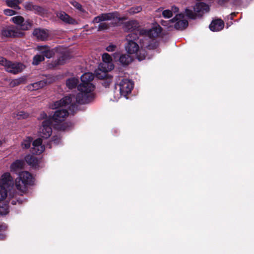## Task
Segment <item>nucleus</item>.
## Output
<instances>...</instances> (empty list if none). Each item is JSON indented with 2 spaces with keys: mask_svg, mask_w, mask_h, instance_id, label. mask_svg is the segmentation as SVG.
I'll use <instances>...</instances> for the list:
<instances>
[{
  "mask_svg": "<svg viewBox=\"0 0 254 254\" xmlns=\"http://www.w3.org/2000/svg\"><path fill=\"white\" fill-rule=\"evenodd\" d=\"M94 79V75L90 72L85 73L80 77L81 83L77 86L79 91L76 96L69 94L59 101L55 102L53 107L58 108L69 105L68 109L70 113L74 115L77 110L78 104L88 103L93 98L92 93L95 87L91 82Z\"/></svg>",
  "mask_w": 254,
  "mask_h": 254,
  "instance_id": "obj_1",
  "label": "nucleus"
},
{
  "mask_svg": "<svg viewBox=\"0 0 254 254\" xmlns=\"http://www.w3.org/2000/svg\"><path fill=\"white\" fill-rule=\"evenodd\" d=\"M118 15L119 13L117 11L109 13H103L95 17L92 20V23H100L98 26L97 31H102L107 30L110 27V25L109 23L104 22V21L111 20L115 18L118 19L119 21H123L126 19L125 17H118Z\"/></svg>",
  "mask_w": 254,
  "mask_h": 254,
  "instance_id": "obj_2",
  "label": "nucleus"
},
{
  "mask_svg": "<svg viewBox=\"0 0 254 254\" xmlns=\"http://www.w3.org/2000/svg\"><path fill=\"white\" fill-rule=\"evenodd\" d=\"M33 178L27 171H23L19 173V176L15 179V186L18 190L22 192L26 191L27 186L33 184Z\"/></svg>",
  "mask_w": 254,
  "mask_h": 254,
  "instance_id": "obj_3",
  "label": "nucleus"
},
{
  "mask_svg": "<svg viewBox=\"0 0 254 254\" xmlns=\"http://www.w3.org/2000/svg\"><path fill=\"white\" fill-rule=\"evenodd\" d=\"M209 7L208 4L204 2H197L193 6V12L192 10L188 8L185 9L186 16L190 19H195L197 17H201L205 12L209 11Z\"/></svg>",
  "mask_w": 254,
  "mask_h": 254,
  "instance_id": "obj_4",
  "label": "nucleus"
},
{
  "mask_svg": "<svg viewBox=\"0 0 254 254\" xmlns=\"http://www.w3.org/2000/svg\"><path fill=\"white\" fill-rule=\"evenodd\" d=\"M141 37L137 36L135 33L128 34L126 36L127 43L125 45L126 50L128 54H133L138 51L139 46L137 43L138 40L140 41Z\"/></svg>",
  "mask_w": 254,
  "mask_h": 254,
  "instance_id": "obj_5",
  "label": "nucleus"
},
{
  "mask_svg": "<svg viewBox=\"0 0 254 254\" xmlns=\"http://www.w3.org/2000/svg\"><path fill=\"white\" fill-rule=\"evenodd\" d=\"M0 34L2 38H16L22 37L24 35V33L20 31L17 27L10 25L2 27Z\"/></svg>",
  "mask_w": 254,
  "mask_h": 254,
  "instance_id": "obj_6",
  "label": "nucleus"
},
{
  "mask_svg": "<svg viewBox=\"0 0 254 254\" xmlns=\"http://www.w3.org/2000/svg\"><path fill=\"white\" fill-rule=\"evenodd\" d=\"M123 28L128 34L135 33L137 36H142L140 25L136 20H131L125 22L123 24Z\"/></svg>",
  "mask_w": 254,
  "mask_h": 254,
  "instance_id": "obj_7",
  "label": "nucleus"
},
{
  "mask_svg": "<svg viewBox=\"0 0 254 254\" xmlns=\"http://www.w3.org/2000/svg\"><path fill=\"white\" fill-rule=\"evenodd\" d=\"M52 121L51 119H47L42 122V126L40 127L39 135L44 138H48L52 133Z\"/></svg>",
  "mask_w": 254,
  "mask_h": 254,
  "instance_id": "obj_8",
  "label": "nucleus"
},
{
  "mask_svg": "<svg viewBox=\"0 0 254 254\" xmlns=\"http://www.w3.org/2000/svg\"><path fill=\"white\" fill-rule=\"evenodd\" d=\"M11 21L20 27L21 30H28L31 28L33 25L32 20L28 19L24 21V18L21 16H16L11 19Z\"/></svg>",
  "mask_w": 254,
  "mask_h": 254,
  "instance_id": "obj_9",
  "label": "nucleus"
},
{
  "mask_svg": "<svg viewBox=\"0 0 254 254\" xmlns=\"http://www.w3.org/2000/svg\"><path fill=\"white\" fill-rule=\"evenodd\" d=\"M184 17V15L183 13H179L172 19L171 23L175 22L174 24V28L177 30H183L186 29L189 25L188 20L186 19H182Z\"/></svg>",
  "mask_w": 254,
  "mask_h": 254,
  "instance_id": "obj_10",
  "label": "nucleus"
},
{
  "mask_svg": "<svg viewBox=\"0 0 254 254\" xmlns=\"http://www.w3.org/2000/svg\"><path fill=\"white\" fill-rule=\"evenodd\" d=\"M118 86L119 87L121 95L124 96H127L131 92L133 87V84L129 79H123L120 81Z\"/></svg>",
  "mask_w": 254,
  "mask_h": 254,
  "instance_id": "obj_11",
  "label": "nucleus"
},
{
  "mask_svg": "<svg viewBox=\"0 0 254 254\" xmlns=\"http://www.w3.org/2000/svg\"><path fill=\"white\" fill-rule=\"evenodd\" d=\"M162 31V27L158 24H156L149 30L142 29L141 30L142 36H148L150 38L157 37Z\"/></svg>",
  "mask_w": 254,
  "mask_h": 254,
  "instance_id": "obj_12",
  "label": "nucleus"
},
{
  "mask_svg": "<svg viewBox=\"0 0 254 254\" xmlns=\"http://www.w3.org/2000/svg\"><path fill=\"white\" fill-rule=\"evenodd\" d=\"M140 39V45L142 48L148 50H154L158 46V43L155 40L150 38L148 36H141Z\"/></svg>",
  "mask_w": 254,
  "mask_h": 254,
  "instance_id": "obj_13",
  "label": "nucleus"
},
{
  "mask_svg": "<svg viewBox=\"0 0 254 254\" xmlns=\"http://www.w3.org/2000/svg\"><path fill=\"white\" fill-rule=\"evenodd\" d=\"M23 5L26 10L32 11L36 14L42 15L46 13V10L43 7L35 5L32 2H25Z\"/></svg>",
  "mask_w": 254,
  "mask_h": 254,
  "instance_id": "obj_14",
  "label": "nucleus"
},
{
  "mask_svg": "<svg viewBox=\"0 0 254 254\" xmlns=\"http://www.w3.org/2000/svg\"><path fill=\"white\" fill-rule=\"evenodd\" d=\"M99 69L103 72V75H100L99 74H98V77L99 78L103 79L102 82V85L105 87H109L111 82H112V76H109L107 74V72L108 71V69H107L105 67H103V65L99 66Z\"/></svg>",
  "mask_w": 254,
  "mask_h": 254,
  "instance_id": "obj_15",
  "label": "nucleus"
},
{
  "mask_svg": "<svg viewBox=\"0 0 254 254\" xmlns=\"http://www.w3.org/2000/svg\"><path fill=\"white\" fill-rule=\"evenodd\" d=\"M68 115L69 112L66 109H59L55 111L51 120L56 123L62 122Z\"/></svg>",
  "mask_w": 254,
  "mask_h": 254,
  "instance_id": "obj_16",
  "label": "nucleus"
},
{
  "mask_svg": "<svg viewBox=\"0 0 254 254\" xmlns=\"http://www.w3.org/2000/svg\"><path fill=\"white\" fill-rule=\"evenodd\" d=\"M57 16L59 18L66 24L73 25L78 24V22L76 19L70 16L64 11H61L58 12L57 13Z\"/></svg>",
  "mask_w": 254,
  "mask_h": 254,
  "instance_id": "obj_17",
  "label": "nucleus"
},
{
  "mask_svg": "<svg viewBox=\"0 0 254 254\" xmlns=\"http://www.w3.org/2000/svg\"><path fill=\"white\" fill-rule=\"evenodd\" d=\"M23 64L20 63H13L10 61L5 69L6 71L13 74H17L23 70Z\"/></svg>",
  "mask_w": 254,
  "mask_h": 254,
  "instance_id": "obj_18",
  "label": "nucleus"
},
{
  "mask_svg": "<svg viewBox=\"0 0 254 254\" xmlns=\"http://www.w3.org/2000/svg\"><path fill=\"white\" fill-rule=\"evenodd\" d=\"M13 184L12 178L9 173H4L0 179V186L11 189Z\"/></svg>",
  "mask_w": 254,
  "mask_h": 254,
  "instance_id": "obj_19",
  "label": "nucleus"
},
{
  "mask_svg": "<svg viewBox=\"0 0 254 254\" xmlns=\"http://www.w3.org/2000/svg\"><path fill=\"white\" fill-rule=\"evenodd\" d=\"M33 34L38 40L42 41L47 40L49 37L48 30L40 28L35 29L33 31Z\"/></svg>",
  "mask_w": 254,
  "mask_h": 254,
  "instance_id": "obj_20",
  "label": "nucleus"
},
{
  "mask_svg": "<svg viewBox=\"0 0 254 254\" xmlns=\"http://www.w3.org/2000/svg\"><path fill=\"white\" fill-rule=\"evenodd\" d=\"M224 26V21L220 19L213 20L209 25V29L212 31H219L223 29Z\"/></svg>",
  "mask_w": 254,
  "mask_h": 254,
  "instance_id": "obj_21",
  "label": "nucleus"
},
{
  "mask_svg": "<svg viewBox=\"0 0 254 254\" xmlns=\"http://www.w3.org/2000/svg\"><path fill=\"white\" fill-rule=\"evenodd\" d=\"M70 59V56L69 53H64L62 54L58 59L52 62L53 66H57L64 64L67 60Z\"/></svg>",
  "mask_w": 254,
  "mask_h": 254,
  "instance_id": "obj_22",
  "label": "nucleus"
},
{
  "mask_svg": "<svg viewBox=\"0 0 254 254\" xmlns=\"http://www.w3.org/2000/svg\"><path fill=\"white\" fill-rule=\"evenodd\" d=\"M25 165L24 160L17 159L11 163L10 166V171L12 172H16L22 170Z\"/></svg>",
  "mask_w": 254,
  "mask_h": 254,
  "instance_id": "obj_23",
  "label": "nucleus"
},
{
  "mask_svg": "<svg viewBox=\"0 0 254 254\" xmlns=\"http://www.w3.org/2000/svg\"><path fill=\"white\" fill-rule=\"evenodd\" d=\"M38 50L41 51V54L44 58L48 59L52 58L55 55V52L53 49H50L47 46H42L38 48Z\"/></svg>",
  "mask_w": 254,
  "mask_h": 254,
  "instance_id": "obj_24",
  "label": "nucleus"
},
{
  "mask_svg": "<svg viewBox=\"0 0 254 254\" xmlns=\"http://www.w3.org/2000/svg\"><path fill=\"white\" fill-rule=\"evenodd\" d=\"M24 162L25 161L29 165L33 168H37L39 166V160L37 157L31 155H27L24 158Z\"/></svg>",
  "mask_w": 254,
  "mask_h": 254,
  "instance_id": "obj_25",
  "label": "nucleus"
},
{
  "mask_svg": "<svg viewBox=\"0 0 254 254\" xmlns=\"http://www.w3.org/2000/svg\"><path fill=\"white\" fill-rule=\"evenodd\" d=\"M102 60L105 63V64H101L99 65L103 66V67H106V65L108 64L111 67L109 68L110 70H111L113 68V64L112 63V58L111 56L108 53H104L102 55Z\"/></svg>",
  "mask_w": 254,
  "mask_h": 254,
  "instance_id": "obj_26",
  "label": "nucleus"
},
{
  "mask_svg": "<svg viewBox=\"0 0 254 254\" xmlns=\"http://www.w3.org/2000/svg\"><path fill=\"white\" fill-rule=\"evenodd\" d=\"M133 61V58L128 54H122L119 58L120 63L124 66L128 65Z\"/></svg>",
  "mask_w": 254,
  "mask_h": 254,
  "instance_id": "obj_27",
  "label": "nucleus"
},
{
  "mask_svg": "<svg viewBox=\"0 0 254 254\" xmlns=\"http://www.w3.org/2000/svg\"><path fill=\"white\" fill-rule=\"evenodd\" d=\"M32 146L37 147H40L39 150L37 149V151L36 152L37 154H41L45 150V147L42 145V139L41 138H38L34 140L32 142Z\"/></svg>",
  "mask_w": 254,
  "mask_h": 254,
  "instance_id": "obj_28",
  "label": "nucleus"
},
{
  "mask_svg": "<svg viewBox=\"0 0 254 254\" xmlns=\"http://www.w3.org/2000/svg\"><path fill=\"white\" fill-rule=\"evenodd\" d=\"M79 83V80L75 77H72L66 80V85L70 89L75 88Z\"/></svg>",
  "mask_w": 254,
  "mask_h": 254,
  "instance_id": "obj_29",
  "label": "nucleus"
},
{
  "mask_svg": "<svg viewBox=\"0 0 254 254\" xmlns=\"http://www.w3.org/2000/svg\"><path fill=\"white\" fill-rule=\"evenodd\" d=\"M135 54H136V59L139 61H141L144 60L147 55V52L144 48H142V47H141V49L139 48L138 51H137Z\"/></svg>",
  "mask_w": 254,
  "mask_h": 254,
  "instance_id": "obj_30",
  "label": "nucleus"
},
{
  "mask_svg": "<svg viewBox=\"0 0 254 254\" xmlns=\"http://www.w3.org/2000/svg\"><path fill=\"white\" fill-rule=\"evenodd\" d=\"M47 84V80H42L31 84L33 90H38L44 87Z\"/></svg>",
  "mask_w": 254,
  "mask_h": 254,
  "instance_id": "obj_31",
  "label": "nucleus"
},
{
  "mask_svg": "<svg viewBox=\"0 0 254 254\" xmlns=\"http://www.w3.org/2000/svg\"><path fill=\"white\" fill-rule=\"evenodd\" d=\"M44 60V56H43L42 55L37 54L33 57L32 64L34 65H38Z\"/></svg>",
  "mask_w": 254,
  "mask_h": 254,
  "instance_id": "obj_32",
  "label": "nucleus"
},
{
  "mask_svg": "<svg viewBox=\"0 0 254 254\" xmlns=\"http://www.w3.org/2000/svg\"><path fill=\"white\" fill-rule=\"evenodd\" d=\"M6 3L9 7L13 8L15 9H19L18 4L20 3V0H6Z\"/></svg>",
  "mask_w": 254,
  "mask_h": 254,
  "instance_id": "obj_33",
  "label": "nucleus"
},
{
  "mask_svg": "<svg viewBox=\"0 0 254 254\" xmlns=\"http://www.w3.org/2000/svg\"><path fill=\"white\" fill-rule=\"evenodd\" d=\"M10 189L0 186V200H4L7 195V191Z\"/></svg>",
  "mask_w": 254,
  "mask_h": 254,
  "instance_id": "obj_34",
  "label": "nucleus"
},
{
  "mask_svg": "<svg viewBox=\"0 0 254 254\" xmlns=\"http://www.w3.org/2000/svg\"><path fill=\"white\" fill-rule=\"evenodd\" d=\"M33 140L31 137H27L21 143V147L23 149H28L30 147L31 143Z\"/></svg>",
  "mask_w": 254,
  "mask_h": 254,
  "instance_id": "obj_35",
  "label": "nucleus"
},
{
  "mask_svg": "<svg viewBox=\"0 0 254 254\" xmlns=\"http://www.w3.org/2000/svg\"><path fill=\"white\" fill-rule=\"evenodd\" d=\"M8 213V206L7 204L0 202V214L6 215Z\"/></svg>",
  "mask_w": 254,
  "mask_h": 254,
  "instance_id": "obj_36",
  "label": "nucleus"
},
{
  "mask_svg": "<svg viewBox=\"0 0 254 254\" xmlns=\"http://www.w3.org/2000/svg\"><path fill=\"white\" fill-rule=\"evenodd\" d=\"M29 116V114L28 113L24 111H19L16 114V116L15 117L18 120H22L28 118Z\"/></svg>",
  "mask_w": 254,
  "mask_h": 254,
  "instance_id": "obj_37",
  "label": "nucleus"
},
{
  "mask_svg": "<svg viewBox=\"0 0 254 254\" xmlns=\"http://www.w3.org/2000/svg\"><path fill=\"white\" fill-rule=\"evenodd\" d=\"M70 4L77 9L81 12H84L85 10L83 8L82 5L76 0H72L70 2Z\"/></svg>",
  "mask_w": 254,
  "mask_h": 254,
  "instance_id": "obj_38",
  "label": "nucleus"
},
{
  "mask_svg": "<svg viewBox=\"0 0 254 254\" xmlns=\"http://www.w3.org/2000/svg\"><path fill=\"white\" fill-rule=\"evenodd\" d=\"M142 10V7L140 6H135L130 8L128 12L130 14H134Z\"/></svg>",
  "mask_w": 254,
  "mask_h": 254,
  "instance_id": "obj_39",
  "label": "nucleus"
},
{
  "mask_svg": "<svg viewBox=\"0 0 254 254\" xmlns=\"http://www.w3.org/2000/svg\"><path fill=\"white\" fill-rule=\"evenodd\" d=\"M23 201V200L22 198L17 197L16 195L13 197L12 199L10 201V203L12 205H16L17 203L18 204H21Z\"/></svg>",
  "mask_w": 254,
  "mask_h": 254,
  "instance_id": "obj_40",
  "label": "nucleus"
},
{
  "mask_svg": "<svg viewBox=\"0 0 254 254\" xmlns=\"http://www.w3.org/2000/svg\"><path fill=\"white\" fill-rule=\"evenodd\" d=\"M162 15L164 18H169L173 16V12L171 10L166 9L163 11Z\"/></svg>",
  "mask_w": 254,
  "mask_h": 254,
  "instance_id": "obj_41",
  "label": "nucleus"
},
{
  "mask_svg": "<svg viewBox=\"0 0 254 254\" xmlns=\"http://www.w3.org/2000/svg\"><path fill=\"white\" fill-rule=\"evenodd\" d=\"M9 62L10 61H7L6 59L3 57L0 58V64L4 66L5 68H6L7 65H8Z\"/></svg>",
  "mask_w": 254,
  "mask_h": 254,
  "instance_id": "obj_42",
  "label": "nucleus"
},
{
  "mask_svg": "<svg viewBox=\"0 0 254 254\" xmlns=\"http://www.w3.org/2000/svg\"><path fill=\"white\" fill-rule=\"evenodd\" d=\"M4 13L6 15L12 16V15H15L16 13V12L14 10L10 9H6L4 10Z\"/></svg>",
  "mask_w": 254,
  "mask_h": 254,
  "instance_id": "obj_43",
  "label": "nucleus"
},
{
  "mask_svg": "<svg viewBox=\"0 0 254 254\" xmlns=\"http://www.w3.org/2000/svg\"><path fill=\"white\" fill-rule=\"evenodd\" d=\"M117 47L116 45L113 44H110L106 48V50L108 52H113L115 51Z\"/></svg>",
  "mask_w": 254,
  "mask_h": 254,
  "instance_id": "obj_44",
  "label": "nucleus"
},
{
  "mask_svg": "<svg viewBox=\"0 0 254 254\" xmlns=\"http://www.w3.org/2000/svg\"><path fill=\"white\" fill-rule=\"evenodd\" d=\"M7 226L6 224L1 223L0 224V232H4L6 231Z\"/></svg>",
  "mask_w": 254,
  "mask_h": 254,
  "instance_id": "obj_45",
  "label": "nucleus"
},
{
  "mask_svg": "<svg viewBox=\"0 0 254 254\" xmlns=\"http://www.w3.org/2000/svg\"><path fill=\"white\" fill-rule=\"evenodd\" d=\"M21 83V81L19 79H14L12 80L11 82V84L12 86H15L19 85Z\"/></svg>",
  "mask_w": 254,
  "mask_h": 254,
  "instance_id": "obj_46",
  "label": "nucleus"
},
{
  "mask_svg": "<svg viewBox=\"0 0 254 254\" xmlns=\"http://www.w3.org/2000/svg\"><path fill=\"white\" fill-rule=\"evenodd\" d=\"M37 149L39 150L40 149V147H36L33 146V147L30 149V151L33 154H37V153L36 152V151H37Z\"/></svg>",
  "mask_w": 254,
  "mask_h": 254,
  "instance_id": "obj_47",
  "label": "nucleus"
},
{
  "mask_svg": "<svg viewBox=\"0 0 254 254\" xmlns=\"http://www.w3.org/2000/svg\"><path fill=\"white\" fill-rule=\"evenodd\" d=\"M67 127V123H64L61 125L60 129L63 130H65Z\"/></svg>",
  "mask_w": 254,
  "mask_h": 254,
  "instance_id": "obj_48",
  "label": "nucleus"
},
{
  "mask_svg": "<svg viewBox=\"0 0 254 254\" xmlns=\"http://www.w3.org/2000/svg\"><path fill=\"white\" fill-rule=\"evenodd\" d=\"M230 0H218V3L221 5H223L229 2Z\"/></svg>",
  "mask_w": 254,
  "mask_h": 254,
  "instance_id": "obj_49",
  "label": "nucleus"
},
{
  "mask_svg": "<svg viewBox=\"0 0 254 254\" xmlns=\"http://www.w3.org/2000/svg\"><path fill=\"white\" fill-rule=\"evenodd\" d=\"M172 12L176 13L178 12L179 10V9L178 7L176 6H172L171 10Z\"/></svg>",
  "mask_w": 254,
  "mask_h": 254,
  "instance_id": "obj_50",
  "label": "nucleus"
},
{
  "mask_svg": "<svg viewBox=\"0 0 254 254\" xmlns=\"http://www.w3.org/2000/svg\"><path fill=\"white\" fill-rule=\"evenodd\" d=\"M170 22H171V21H170V20L169 21L162 20L161 23L163 26H168V24H169Z\"/></svg>",
  "mask_w": 254,
  "mask_h": 254,
  "instance_id": "obj_51",
  "label": "nucleus"
},
{
  "mask_svg": "<svg viewBox=\"0 0 254 254\" xmlns=\"http://www.w3.org/2000/svg\"><path fill=\"white\" fill-rule=\"evenodd\" d=\"M5 235L2 233H0V240H3L5 238Z\"/></svg>",
  "mask_w": 254,
  "mask_h": 254,
  "instance_id": "obj_52",
  "label": "nucleus"
},
{
  "mask_svg": "<svg viewBox=\"0 0 254 254\" xmlns=\"http://www.w3.org/2000/svg\"><path fill=\"white\" fill-rule=\"evenodd\" d=\"M237 13H236V12H232V13H231V14H230V18L231 20H233V18H234V17L235 16H236V15H237Z\"/></svg>",
  "mask_w": 254,
  "mask_h": 254,
  "instance_id": "obj_53",
  "label": "nucleus"
},
{
  "mask_svg": "<svg viewBox=\"0 0 254 254\" xmlns=\"http://www.w3.org/2000/svg\"><path fill=\"white\" fill-rule=\"evenodd\" d=\"M53 141L54 142H56V141H57V142H58L59 140V138L58 137V136H53Z\"/></svg>",
  "mask_w": 254,
  "mask_h": 254,
  "instance_id": "obj_54",
  "label": "nucleus"
},
{
  "mask_svg": "<svg viewBox=\"0 0 254 254\" xmlns=\"http://www.w3.org/2000/svg\"><path fill=\"white\" fill-rule=\"evenodd\" d=\"M41 116H42L43 118L47 117V114L45 113L41 114Z\"/></svg>",
  "mask_w": 254,
  "mask_h": 254,
  "instance_id": "obj_55",
  "label": "nucleus"
},
{
  "mask_svg": "<svg viewBox=\"0 0 254 254\" xmlns=\"http://www.w3.org/2000/svg\"><path fill=\"white\" fill-rule=\"evenodd\" d=\"M240 1V0H234V3L236 4Z\"/></svg>",
  "mask_w": 254,
  "mask_h": 254,
  "instance_id": "obj_56",
  "label": "nucleus"
},
{
  "mask_svg": "<svg viewBox=\"0 0 254 254\" xmlns=\"http://www.w3.org/2000/svg\"><path fill=\"white\" fill-rule=\"evenodd\" d=\"M2 144V142L0 140V146L1 145V144Z\"/></svg>",
  "mask_w": 254,
  "mask_h": 254,
  "instance_id": "obj_57",
  "label": "nucleus"
}]
</instances>
